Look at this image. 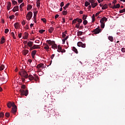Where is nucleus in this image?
Listing matches in <instances>:
<instances>
[{"instance_id":"f257e3e1","label":"nucleus","mask_w":125,"mask_h":125,"mask_svg":"<svg viewBox=\"0 0 125 125\" xmlns=\"http://www.w3.org/2000/svg\"><path fill=\"white\" fill-rule=\"evenodd\" d=\"M20 75L21 76V77L25 78V79H28V73L25 70H21L20 72Z\"/></svg>"},{"instance_id":"f03ea898","label":"nucleus","mask_w":125,"mask_h":125,"mask_svg":"<svg viewBox=\"0 0 125 125\" xmlns=\"http://www.w3.org/2000/svg\"><path fill=\"white\" fill-rule=\"evenodd\" d=\"M20 92H21V95L22 96H24V95L25 96H27L28 95V93H29V91H28V90H23L22 89H21L20 90Z\"/></svg>"},{"instance_id":"7ed1b4c3","label":"nucleus","mask_w":125,"mask_h":125,"mask_svg":"<svg viewBox=\"0 0 125 125\" xmlns=\"http://www.w3.org/2000/svg\"><path fill=\"white\" fill-rule=\"evenodd\" d=\"M32 17L33 13L32 12H29L26 15V18L27 20H28V21H29V20H31L32 19Z\"/></svg>"},{"instance_id":"20e7f679","label":"nucleus","mask_w":125,"mask_h":125,"mask_svg":"<svg viewBox=\"0 0 125 125\" xmlns=\"http://www.w3.org/2000/svg\"><path fill=\"white\" fill-rule=\"evenodd\" d=\"M101 31H102V30L100 29V26H98L97 28L93 30L94 34H99V33H101Z\"/></svg>"},{"instance_id":"39448f33","label":"nucleus","mask_w":125,"mask_h":125,"mask_svg":"<svg viewBox=\"0 0 125 125\" xmlns=\"http://www.w3.org/2000/svg\"><path fill=\"white\" fill-rule=\"evenodd\" d=\"M13 107L12 109V113H13V114H15V113L17 112V107L15 105Z\"/></svg>"},{"instance_id":"423d86ee","label":"nucleus","mask_w":125,"mask_h":125,"mask_svg":"<svg viewBox=\"0 0 125 125\" xmlns=\"http://www.w3.org/2000/svg\"><path fill=\"white\" fill-rule=\"evenodd\" d=\"M14 106H15V104H14V103H11L9 102L7 104V107L8 108H10L11 107H14Z\"/></svg>"},{"instance_id":"0eeeda50","label":"nucleus","mask_w":125,"mask_h":125,"mask_svg":"<svg viewBox=\"0 0 125 125\" xmlns=\"http://www.w3.org/2000/svg\"><path fill=\"white\" fill-rule=\"evenodd\" d=\"M79 47H83V48H84V47H85V44H83V42H79Z\"/></svg>"},{"instance_id":"6e6552de","label":"nucleus","mask_w":125,"mask_h":125,"mask_svg":"<svg viewBox=\"0 0 125 125\" xmlns=\"http://www.w3.org/2000/svg\"><path fill=\"white\" fill-rule=\"evenodd\" d=\"M18 10H19V6H16L14 7V8L13 9V12L18 11Z\"/></svg>"},{"instance_id":"1a4fd4ad","label":"nucleus","mask_w":125,"mask_h":125,"mask_svg":"<svg viewBox=\"0 0 125 125\" xmlns=\"http://www.w3.org/2000/svg\"><path fill=\"white\" fill-rule=\"evenodd\" d=\"M15 29H19V28H20V24L18 22H16L14 25Z\"/></svg>"},{"instance_id":"9d476101","label":"nucleus","mask_w":125,"mask_h":125,"mask_svg":"<svg viewBox=\"0 0 125 125\" xmlns=\"http://www.w3.org/2000/svg\"><path fill=\"white\" fill-rule=\"evenodd\" d=\"M120 4H117L116 5V4H114L113 7H111V8L112 9H116V8H120Z\"/></svg>"},{"instance_id":"9b49d317","label":"nucleus","mask_w":125,"mask_h":125,"mask_svg":"<svg viewBox=\"0 0 125 125\" xmlns=\"http://www.w3.org/2000/svg\"><path fill=\"white\" fill-rule=\"evenodd\" d=\"M46 42H47L49 44H50L51 45L54 44V43H55V42L51 41V40H47Z\"/></svg>"},{"instance_id":"f8f14e48","label":"nucleus","mask_w":125,"mask_h":125,"mask_svg":"<svg viewBox=\"0 0 125 125\" xmlns=\"http://www.w3.org/2000/svg\"><path fill=\"white\" fill-rule=\"evenodd\" d=\"M72 50H73V51H74V52H75V53H76V54H78L79 53V52L78 51V49L77 48H76L75 47H73Z\"/></svg>"},{"instance_id":"ddd939ff","label":"nucleus","mask_w":125,"mask_h":125,"mask_svg":"<svg viewBox=\"0 0 125 125\" xmlns=\"http://www.w3.org/2000/svg\"><path fill=\"white\" fill-rule=\"evenodd\" d=\"M107 20H108V19L106 17H104L101 19L100 22L104 23V21H105V22H106V21H107Z\"/></svg>"},{"instance_id":"4468645a","label":"nucleus","mask_w":125,"mask_h":125,"mask_svg":"<svg viewBox=\"0 0 125 125\" xmlns=\"http://www.w3.org/2000/svg\"><path fill=\"white\" fill-rule=\"evenodd\" d=\"M28 78L30 81H33V80H34V79H35L34 76H33V75H32L31 74L29 75V76H28Z\"/></svg>"},{"instance_id":"2eb2a0df","label":"nucleus","mask_w":125,"mask_h":125,"mask_svg":"<svg viewBox=\"0 0 125 125\" xmlns=\"http://www.w3.org/2000/svg\"><path fill=\"white\" fill-rule=\"evenodd\" d=\"M34 43V42L29 41L28 43H27V45H28V46L29 47H32V46H33V44Z\"/></svg>"},{"instance_id":"dca6fc26","label":"nucleus","mask_w":125,"mask_h":125,"mask_svg":"<svg viewBox=\"0 0 125 125\" xmlns=\"http://www.w3.org/2000/svg\"><path fill=\"white\" fill-rule=\"evenodd\" d=\"M33 46L34 49H38L41 48V47L39 45L34 44Z\"/></svg>"},{"instance_id":"f3484780","label":"nucleus","mask_w":125,"mask_h":125,"mask_svg":"<svg viewBox=\"0 0 125 125\" xmlns=\"http://www.w3.org/2000/svg\"><path fill=\"white\" fill-rule=\"evenodd\" d=\"M28 37H29V33H28V32H25L24 39L27 40L28 39Z\"/></svg>"},{"instance_id":"a211bd4d","label":"nucleus","mask_w":125,"mask_h":125,"mask_svg":"<svg viewBox=\"0 0 125 125\" xmlns=\"http://www.w3.org/2000/svg\"><path fill=\"white\" fill-rule=\"evenodd\" d=\"M22 53L23 55H27L28 53H29V51L28 50H23L22 51Z\"/></svg>"},{"instance_id":"6ab92c4d","label":"nucleus","mask_w":125,"mask_h":125,"mask_svg":"<svg viewBox=\"0 0 125 125\" xmlns=\"http://www.w3.org/2000/svg\"><path fill=\"white\" fill-rule=\"evenodd\" d=\"M10 7H11V2H8V5L7 6V8L8 10H10Z\"/></svg>"},{"instance_id":"aec40b11","label":"nucleus","mask_w":125,"mask_h":125,"mask_svg":"<svg viewBox=\"0 0 125 125\" xmlns=\"http://www.w3.org/2000/svg\"><path fill=\"white\" fill-rule=\"evenodd\" d=\"M36 3L37 7L38 8H40V7H41V2L40 1V0H37Z\"/></svg>"},{"instance_id":"412c9836","label":"nucleus","mask_w":125,"mask_h":125,"mask_svg":"<svg viewBox=\"0 0 125 125\" xmlns=\"http://www.w3.org/2000/svg\"><path fill=\"white\" fill-rule=\"evenodd\" d=\"M5 42V39L4 38V37L2 36L1 38L0 43H1V44L4 43Z\"/></svg>"},{"instance_id":"4be33fe9","label":"nucleus","mask_w":125,"mask_h":125,"mask_svg":"<svg viewBox=\"0 0 125 125\" xmlns=\"http://www.w3.org/2000/svg\"><path fill=\"white\" fill-rule=\"evenodd\" d=\"M57 51L58 52H61L62 51V47L59 45L58 46Z\"/></svg>"},{"instance_id":"5701e85b","label":"nucleus","mask_w":125,"mask_h":125,"mask_svg":"<svg viewBox=\"0 0 125 125\" xmlns=\"http://www.w3.org/2000/svg\"><path fill=\"white\" fill-rule=\"evenodd\" d=\"M77 22H79V18H76V19H74L73 21H72V24H76V23H77Z\"/></svg>"},{"instance_id":"b1692460","label":"nucleus","mask_w":125,"mask_h":125,"mask_svg":"<svg viewBox=\"0 0 125 125\" xmlns=\"http://www.w3.org/2000/svg\"><path fill=\"white\" fill-rule=\"evenodd\" d=\"M69 5H70V3H68L67 4H66L65 6H64L63 7L64 10H66L67 9V8H68V7H69Z\"/></svg>"},{"instance_id":"393cba45","label":"nucleus","mask_w":125,"mask_h":125,"mask_svg":"<svg viewBox=\"0 0 125 125\" xmlns=\"http://www.w3.org/2000/svg\"><path fill=\"white\" fill-rule=\"evenodd\" d=\"M54 30V27H50V28H49L48 31H49V33H52L53 32V31Z\"/></svg>"},{"instance_id":"a878e982","label":"nucleus","mask_w":125,"mask_h":125,"mask_svg":"<svg viewBox=\"0 0 125 125\" xmlns=\"http://www.w3.org/2000/svg\"><path fill=\"white\" fill-rule=\"evenodd\" d=\"M52 48H53V49H57V45L54 43L52 45Z\"/></svg>"},{"instance_id":"bb28decb","label":"nucleus","mask_w":125,"mask_h":125,"mask_svg":"<svg viewBox=\"0 0 125 125\" xmlns=\"http://www.w3.org/2000/svg\"><path fill=\"white\" fill-rule=\"evenodd\" d=\"M25 6V3L24 2L22 3L20 6V10L22 11V8L23 7V6Z\"/></svg>"},{"instance_id":"cd10ccee","label":"nucleus","mask_w":125,"mask_h":125,"mask_svg":"<svg viewBox=\"0 0 125 125\" xmlns=\"http://www.w3.org/2000/svg\"><path fill=\"white\" fill-rule=\"evenodd\" d=\"M100 23H101V27L102 29H104V28L105 27V23L104 22H100Z\"/></svg>"},{"instance_id":"c85d7f7f","label":"nucleus","mask_w":125,"mask_h":125,"mask_svg":"<svg viewBox=\"0 0 125 125\" xmlns=\"http://www.w3.org/2000/svg\"><path fill=\"white\" fill-rule=\"evenodd\" d=\"M37 54V50H34L31 52V55H35Z\"/></svg>"},{"instance_id":"c756f323","label":"nucleus","mask_w":125,"mask_h":125,"mask_svg":"<svg viewBox=\"0 0 125 125\" xmlns=\"http://www.w3.org/2000/svg\"><path fill=\"white\" fill-rule=\"evenodd\" d=\"M108 39L110 42L114 41V38L112 36H109Z\"/></svg>"},{"instance_id":"7c9ffc66","label":"nucleus","mask_w":125,"mask_h":125,"mask_svg":"<svg viewBox=\"0 0 125 125\" xmlns=\"http://www.w3.org/2000/svg\"><path fill=\"white\" fill-rule=\"evenodd\" d=\"M34 76H35V77H34V80H35V81L36 82H37V81H39V76H37L36 75H34Z\"/></svg>"},{"instance_id":"2f4dec72","label":"nucleus","mask_w":125,"mask_h":125,"mask_svg":"<svg viewBox=\"0 0 125 125\" xmlns=\"http://www.w3.org/2000/svg\"><path fill=\"white\" fill-rule=\"evenodd\" d=\"M108 8V6L105 4L104 6H103L102 9L104 10Z\"/></svg>"},{"instance_id":"473e14b6","label":"nucleus","mask_w":125,"mask_h":125,"mask_svg":"<svg viewBox=\"0 0 125 125\" xmlns=\"http://www.w3.org/2000/svg\"><path fill=\"white\" fill-rule=\"evenodd\" d=\"M44 48V49H46V50H48L49 49V46H48V45L45 44V47Z\"/></svg>"},{"instance_id":"72a5a7b5","label":"nucleus","mask_w":125,"mask_h":125,"mask_svg":"<svg viewBox=\"0 0 125 125\" xmlns=\"http://www.w3.org/2000/svg\"><path fill=\"white\" fill-rule=\"evenodd\" d=\"M88 5H90V3L87 1H86L85 2V6L87 7Z\"/></svg>"},{"instance_id":"f704fd0d","label":"nucleus","mask_w":125,"mask_h":125,"mask_svg":"<svg viewBox=\"0 0 125 125\" xmlns=\"http://www.w3.org/2000/svg\"><path fill=\"white\" fill-rule=\"evenodd\" d=\"M92 7L93 8H94L96 6H97V3H93V4H91Z\"/></svg>"},{"instance_id":"c9c22d12","label":"nucleus","mask_w":125,"mask_h":125,"mask_svg":"<svg viewBox=\"0 0 125 125\" xmlns=\"http://www.w3.org/2000/svg\"><path fill=\"white\" fill-rule=\"evenodd\" d=\"M4 80H5V79L4 78V77L1 75H0V81H4Z\"/></svg>"},{"instance_id":"e433bc0d","label":"nucleus","mask_w":125,"mask_h":125,"mask_svg":"<svg viewBox=\"0 0 125 125\" xmlns=\"http://www.w3.org/2000/svg\"><path fill=\"white\" fill-rule=\"evenodd\" d=\"M32 5H27V10H30V9H32Z\"/></svg>"},{"instance_id":"4c0bfd02","label":"nucleus","mask_w":125,"mask_h":125,"mask_svg":"<svg viewBox=\"0 0 125 125\" xmlns=\"http://www.w3.org/2000/svg\"><path fill=\"white\" fill-rule=\"evenodd\" d=\"M12 4H13V5H15L16 4H18V3H17V1L13 0H12Z\"/></svg>"},{"instance_id":"58836bf2","label":"nucleus","mask_w":125,"mask_h":125,"mask_svg":"<svg viewBox=\"0 0 125 125\" xmlns=\"http://www.w3.org/2000/svg\"><path fill=\"white\" fill-rule=\"evenodd\" d=\"M40 67L41 69H44V68H45V66H44V64H43V63H40Z\"/></svg>"},{"instance_id":"ea45409f","label":"nucleus","mask_w":125,"mask_h":125,"mask_svg":"<svg viewBox=\"0 0 125 125\" xmlns=\"http://www.w3.org/2000/svg\"><path fill=\"white\" fill-rule=\"evenodd\" d=\"M66 34H67V31L62 32V38H65V37H66Z\"/></svg>"},{"instance_id":"a19ab883","label":"nucleus","mask_w":125,"mask_h":125,"mask_svg":"<svg viewBox=\"0 0 125 125\" xmlns=\"http://www.w3.org/2000/svg\"><path fill=\"white\" fill-rule=\"evenodd\" d=\"M92 23H93V22H94V21H95V16H94V15H93L92 17Z\"/></svg>"},{"instance_id":"79ce46f5","label":"nucleus","mask_w":125,"mask_h":125,"mask_svg":"<svg viewBox=\"0 0 125 125\" xmlns=\"http://www.w3.org/2000/svg\"><path fill=\"white\" fill-rule=\"evenodd\" d=\"M4 69V65H1V66H0V71H2Z\"/></svg>"},{"instance_id":"37998d69","label":"nucleus","mask_w":125,"mask_h":125,"mask_svg":"<svg viewBox=\"0 0 125 125\" xmlns=\"http://www.w3.org/2000/svg\"><path fill=\"white\" fill-rule=\"evenodd\" d=\"M62 13L63 15H67V13H68V12H67V11L64 10L62 11Z\"/></svg>"},{"instance_id":"c03bdc74","label":"nucleus","mask_w":125,"mask_h":125,"mask_svg":"<svg viewBox=\"0 0 125 125\" xmlns=\"http://www.w3.org/2000/svg\"><path fill=\"white\" fill-rule=\"evenodd\" d=\"M5 117H6L7 118H8L9 117V116H10V114H9V112H6L5 114Z\"/></svg>"},{"instance_id":"a18cd8bd","label":"nucleus","mask_w":125,"mask_h":125,"mask_svg":"<svg viewBox=\"0 0 125 125\" xmlns=\"http://www.w3.org/2000/svg\"><path fill=\"white\" fill-rule=\"evenodd\" d=\"M37 12H34V20H36V18L37 17Z\"/></svg>"},{"instance_id":"49530a36","label":"nucleus","mask_w":125,"mask_h":125,"mask_svg":"<svg viewBox=\"0 0 125 125\" xmlns=\"http://www.w3.org/2000/svg\"><path fill=\"white\" fill-rule=\"evenodd\" d=\"M4 117V114L3 112L0 113V118H3Z\"/></svg>"},{"instance_id":"de8ad7c7","label":"nucleus","mask_w":125,"mask_h":125,"mask_svg":"<svg viewBox=\"0 0 125 125\" xmlns=\"http://www.w3.org/2000/svg\"><path fill=\"white\" fill-rule=\"evenodd\" d=\"M83 24L84 26H85V25H86V24H87V21L86 20H84L83 21Z\"/></svg>"},{"instance_id":"09e8293b","label":"nucleus","mask_w":125,"mask_h":125,"mask_svg":"<svg viewBox=\"0 0 125 125\" xmlns=\"http://www.w3.org/2000/svg\"><path fill=\"white\" fill-rule=\"evenodd\" d=\"M39 33H40V34H42V33H43L44 32H45V30H43V29H41L40 30H39Z\"/></svg>"},{"instance_id":"8fccbe9b","label":"nucleus","mask_w":125,"mask_h":125,"mask_svg":"<svg viewBox=\"0 0 125 125\" xmlns=\"http://www.w3.org/2000/svg\"><path fill=\"white\" fill-rule=\"evenodd\" d=\"M41 20L42 21V22H43V23H46V20L45 19H41Z\"/></svg>"},{"instance_id":"3c124183","label":"nucleus","mask_w":125,"mask_h":125,"mask_svg":"<svg viewBox=\"0 0 125 125\" xmlns=\"http://www.w3.org/2000/svg\"><path fill=\"white\" fill-rule=\"evenodd\" d=\"M8 32H9V29H7V28L5 29V31H4L5 34H7V33H8Z\"/></svg>"},{"instance_id":"603ef678","label":"nucleus","mask_w":125,"mask_h":125,"mask_svg":"<svg viewBox=\"0 0 125 125\" xmlns=\"http://www.w3.org/2000/svg\"><path fill=\"white\" fill-rule=\"evenodd\" d=\"M21 88H22V89H25L26 88V86L24 84H22L21 86Z\"/></svg>"},{"instance_id":"864d4df0","label":"nucleus","mask_w":125,"mask_h":125,"mask_svg":"<svg viewBox=\"0 0 125 125\" xmlns=\"http://www.w3.org/2000/svg\"><path fill=\"white\" fill-rule=\"evenodd\" d=\"M120 13H124L125 12V9H123L119 11Z\"/></svg>"},{"instance_id":"5fc2aeb1","label":"nucleus","mask_w":125,"mask_h":125,"mask_svg":"<svg viewBox=\"0 0 125 125\" xmlns=\"http://www.w3.org/2000/svg\"><path fill=\"white\" fill-rule=\"evenodd\" d=\"M18 37L19 38H22V33H19V32H18Z\"/></svg>"},{"instance_id":"6e6d98bb","label":"nucleus","mask_w":125,"mask_h":125,"mask_svg":"<svg viewBox=\"0 0 125 125\" xmlns=\"http://www.w3.org/2000/svg\"><path fill=\"white\" fill-rule=\"evenodd\" d=\"M61 7H63L64 6V2H62L60 4Z\"/></svg>"},{"instance_id":"4d7b16f0","label":"nucleus","mask_w":125,"mask_h":125,"mask_svg":"<svg viewBox=\"0 0 125 125\" xmlns=\"http://www.w3.org/2000/svg\"><path fill=\"white\" fill-rule=\"evenodd\" d=\"M89 1V2H90V3H91V5H92V4H93L94 2H95V1L94 0H90V1Z\"/></svg>"},{"instance_id":"13d9d810","label":"nucleus","mask_w":125,"mask_h":125,"mask_svg":"<svg viewBox=\"0 0 125 125\" xmlns=\"http://www.w3.org/2000/svg\"><path fill=\"white\" fill-rule=\"evenodd\" d=\"M86 17H87L86 16H85V15H84L83 16V20H85V19H86Z\"/></svg>"},{"instance_id":"bf43d9fd","label":"nucleus","mask_w":125,"mask_h":125,"mask_svg":"<svg viewBox=\"0 0 125 125\" xmlns=\"http://www.w3.org/2000/svg\"><path fill=\"white\" fill-rule=\"evenodd\" d=\"M15 17V16L13 15L10 16L9 18H10V19H12L14 18Z\"/></svg>"},{"instance_id":"052dcab7","label":"nucleus","mask_w":125,"mask_h":125,"mask_svg":"<svg viewBox=\"0 0 125 125\" xmlns=\"http://www.w3.org/2000/svg\"><path fill=\"white\" fill-rule=\"evenodd\" d=\"M83 32L82 31H79V36H82L83 35Z\"/></svg>"},{"instance_id":"680f3d73","label":"nucleus","mask_w":125,"mask_h":125,"mask_svg":"<svg viewBox=\"0 0 125 125\" xmlns=\"http://www.w3.org/2000/svg\"><path fill=\"white\" fill-rule=\"evenodd\" d=\"M82 22H83V20H82V19H79V23H82Z\"/></svg>"},{"instance_id":"e2e57ef3","label":"nucleus","mask_w":125,"mask_h":125,"mask_svg":"<svg viewBox=\"0 0 125 125\" xmlns=\"http://www.w3.org/2000/svg\"><path fill=\"white\" fill-rule=\"evenodd\" d=\"M54 56H55V54H52L51 56V59H53Z\"/></svg>"},{"instance_id":"0e129e2a","label":"nucleus","mask_w":125,"mask_h":125,"mask_svg":"<svg viewBox=\"0 0 125 125\" xmlns=\"http://www.w3.org/2000/svg\"><path fill=\"white\" fill-rule=\"evenodd\" d=\"M21 24L23 26H24V25L26 24V22H25V21H23L21 22Z\"/></svg>"},{"instance_id":"69168bd1","label":"nucleus","mask_w":125,"mask_h":125,"mask_svg":"<svg viewBox=\"0 0 125 125\" xmlns=\"http://www.w3.org/2000/svg\"><path fill=\"white\" fill-rule=\"evenodd\" d=\"M121 51L122 52H125V48H122Z\"/></svg>"},{"instance_id":"338daca9","label":"nucleus","mask_w":125,"mask_h":125,"mask_svg":"<svg viewBox=\"0 0 125 125\" xmlns=\"http://www.w3.org/2000/svg\"><path fill=\"white\" fill-rule=\"evenodd\" d=\"M37 68H38V69H40V68H41V64H40V63L39 64L37 65Z\"/></svg>"},{"instance_id":"774afa93","label":"nucleus","mask_w":125,"mask_h":125,"mask_svg":"<svg viewBox=\"0 0 125 125\" xmlns=\"http://www.w3.org/2000/svg\"><path fill=\"white\" fill-rule=\"evenodd\" d=\"M100 14V12H98V13H96L95 16H98Z\"/></svg>"}]
</instances>
